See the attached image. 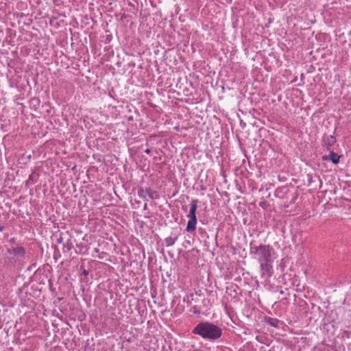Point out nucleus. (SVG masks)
Returning a JSON list of instances; mask_svg holds the SVG:
<instances>
[{"mask_svg":"<svg viewBox=\"0 0 351 351\" xmlns=\"http://www.w3.org/2000/svg\"><path fill=\"white\" fill-rule=\"evenodd\" d=\"M252 253L260 263L261 275H270L273 270V263L277 258V253L269 245L261 244L252 247Z\"/></svg>","mask_w":351,"mask_h":351,"instance_id":"obj_1","label":"nucleus"},{"mask_svg":"<svg viewBox=\"0 0 351 351\" xmlns=\"http://www.w3.org/2000/svg\"><path fill=\"white\" fill-rule=\"evenodd\" d=\"M192 332L203 339L211 341L219 339L222 335V330L219 326L208 322L199 323Z\"/></svg>","mask_w":351,"mask_h":351,"instance_id":"obj_2","label":"nucleus"},{"mask_svg":"<svg viewBox=\"0 0 351 351\" xmlns=\"http://www.w3.org/2000/svg\"><path fill=\"white\" fill-rule=\"evenodd\" d=\"M197 199H193L189 204L190 210L187 215L189 221L186 225V231L189 232H194L196 230V225L197 223V219L196 217V210L197 208Z\"/></svg>","mask_w":351,"mask_h":351,"instance_id":"obj_3","label":"nucleus"},{"mask_svg":"<svg viewBox=\"0 0 351 351\" xmlns=\"http://www.w3.org/2000/svg\"><path fill=\"white\" fill-rule=\"evenodd\" d=\"M25 254V248L23 247H16L9 248L7 250L8 258L10 260L12 263H15L21 261L24 258Z\"/></svg>","mask_w":351,"mask_h":351,"instance_id":"obj_4","label":"nucleus"},{"mask_svg":"<svg viewBox=\"0 0 351 351\" xmlns=\"http://www.w3.org/2000/svg\"><path fill=\"white\" fill-rule=\"evenodd\" d=\"M138 195L145 201L147 200V197L152 199H158L160 197L158 193L156 191H154L149 187H147L145 189L142 187L139 188L138 189Z\"/></svg>","mask_w":351,"mask_h":351,"instance_id":"obj_5","label":"nucleus"},{"mask_svg":"<svg viewBox=\"0 0 351 351\" xmlns=\"http://www.w3.org/2000/svg\"><path fill=\"white\" fill-rule=\"evenodd\" d=\"M339 158L340 156L332 152H330V154L328 155V156H323V159L325 160H330L332 162V163L337 165L339 163Z\"/></svg>","mask_w":351,"mask_h":351,"instance_id":"obj_6","label":"nucleus"},{"mask_svg":"<svg viewBox=\"0 0 351 351\" xmlns=\"http://www.w3.org/2000/svg\"><path fill=\"white\" fill-rule=\"evenodd\" d=\"M177 239H178V237L176 235L175 236L171 235V236L167 237L165 240L166 246H167V247L172 246L173 245H174V243H176Z\"/></svg>","mask_w":351,"mask_h":351,"instance_id":"obj_7","label":"nucleus"},{"mask_svg":"<svg viewBox=\"0 0 351 351\" xmlns=\"http://www.w3.org/2000/svg\"><path fill=\"white\" fill-rule=\"evenodd\" d=\"M267 322L274 327H278L279 324V321L278 319L272 318H269V320H267Z\"/></svg>","mask_w":351,"mask_h":351,"instance_id":"obj_8","label":"nucleus"},{"mask_svg":"<svg viewBox=\"0 0 351 351\" xmlns=\"http://www.w3.org/2000/svg\"><path fill=\"white\" fill-rule=\"evenodd\" d=\"M145 152L146 154H149L150 153V149H146L145 150Z\"/></svg>","mask_w":351,"mask_h":351,"instance_id":"obj_9","label":"nucleus"},{"mask_svg":"<svg viewBox=\"0 0 351 351\" xmlns=\"http://www.w3.org/2000/svg\"><path fill=\"white\" fill-rule=\"evenodd\" d=\"M62 241V239L61 237L59 238L58 240V243H61Z\"/></svg>","mask_w":351,"mask_h":351,"instance_id":"obj_10","label":"nucleus"},{"mask_svg":"<svg viewBox=\"0 0 351 351\" xmlns=\"http://www.w3.org/2000/svg\"><path fill=\"white\" fill-rule=\"evenodd\" d=\"M94 251H95V252H99V249H98V248H95Z\"/></svg>","mask_w":351,"mask_h":351,"instance_id":"obj_11","label":"nucleus"},{"mask_svg":"<svg viewBox=\"0 0 351 351\" xmlns=\"http://www.w3.org/2000/svg\"><path fill=\"white\" fill-rule=\"evenodd\" d=\"M84 274L85 275H88V271H84Z\"/></svg>","mask_w":351,"mask_h":351,"instance_id":"obj_12","label":"nucleus"}]
</instances>
